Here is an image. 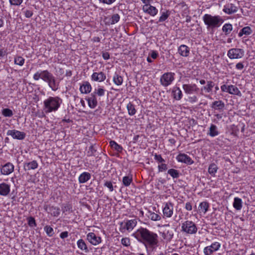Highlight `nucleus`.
Masks as SVG:
<instances>
[{
    "label": "nucleus",
    "instance_id": "1a4fd4ad",
    "mask_svg": "<svg viewBox=\"0 0 255 255\" xmlns=\"http://www.w3.org/2000/svg\"><path fill=\"white\" fill-rule=\"evenodd\" d=\"M163 216L167 218L171 217L173 213V204L171 202H167L165 203L163 208Z\"/></svg>",
    "mask_w": 255,
    "mask_h": 255
},
{
    "label": "nucleus",
    "instance_id": "e2e57ef3",
    "mask_svg": "<svg viewBox=\"0 0 255 255\" xmlns=\"http://www.w3.org/2000/svg\"><path fill=\"white\" fill-rule=\"evenodd\" d=\"M197 101V97L196 96L189 97V101L190 103H195Z\"/></svg>",
    "mask_w": 255,
    "mask_h": 255
},
{
    "label": "nucleus",
    "instance_id": "c85d7f7f",
    "mask_svg": "<svg viewBox=\"0 0 255 255\" xmlns=\"http://www.w3.org/2000/svg\"><path fill=\"white\" fill-rule=\"evenodd\" d=\"M48 207L45 209L47 210ZM48 212L54 217H57L60 214V210L58 207L49 206L48 207Z\"/></svg>",
    "mask_w": 255,
    "mask_h": 255
},
{
    "label": "nucleus",
    "instance_id": "37998d69",
    "mask_svg": "<svg viewBox=\"0 0 255 255\" xmlns=\"http://www.w3.org/2000/svg\"><path fill=\"white\" fill-rule=\"evenodd\" d=\"M110 144L112 148L118 151H121L123 149L122 147L114 140H111L110 142Z\"/></svg>",
    "mask_w": 255,
    "mask_h": 255
},
{
    "label": "nucleus",
    "instance_id": "a18cd8bd",
    "mask_svg": "<svg viewBox=\"0 0 255 255\" xmlns=\"http://www.w3.org/2000/svg\"><path fill=\"white\" fill-rule=\"evenodd\" d=\"M2 114L4 117H10L13 115V113L10 109L6 108L2 110Z\"/></svg>",
    "mask_w": 255,
    "mask_h": 255
},
{
    "label": "nucleus",
    "instance_id": "4be33fe9",
    "mask_svg": "<svg viewBox=\"0 0 255 255\" xmlns=\"http://www.w3.org/2000/svg\"><path fill=\"white\" fill-rule=\"evenodd\" d=\"M10 192V186L6 183L0 184V195L2 196L7 195Z\"/></svg>",
    "mask_w": 255,
    "mask_h": 255
},
{
    "label": "nucleus",
    "instance_id": "bb28decb",
    "mask_svg": "<svg viewBox=\"0 0 255 255\" xmlns=\"http://www.w3.org/2000/svg\"><path fill=\"white\" fill-rule=\"evenodd\" d=\"M178 52L181 56L187 57L189 53V48L185 45H181L178 48Z\"/></svg>",
    "mask_w": 255,
    "mask_h": 255
},
{
    "label": "nucleus",
    "instance_id": "58836bf2",
    "mask_svg": "<svg viewBox=\"0 0 255 255\" xmlns=\"http://www.w3.org/2000/svg\"><path fill=\"white\" fill-rule=\"evenodd\" d=\"M132 181V177L131 176H124L123 178V184L126 187L129 186Z\"/></svg>",
    "mask_w": 255,
    "mask_h": 255
},
{
    "label": "nucleus",
    "instance_id": "9b49d317",
    "mask_svg": "<svg viewBox=\"0 0 255 255\" xmlns=\"http://www.w3.org/2000/svg\"><path fill=\"white\" fill-rule=\"evenodd\" d=\"M220 246L219 243L215 242L211 246L205 247L204 249V253L205 255H211L214 252L218 251Z\"/></svg>",
    "mask_w": 255,
    "mask_h": 255
},
{
    "label": "nucleus",
    "instance_id": "49530a36",
    "mask_svg": "<svg viewBox=\"0 0 255 255\" xmlns=\"http://www.w3.org/2000/svg\"><path fill=\"white\" fill-rule=\"evenodd\" d=\"M96 149L95 148L93 145H91L89 148L87 152V155L89 156H95V152H96Z\"/></svg>",
    "mask_w": 255,
    "mask_h": 255
},
{
    "label": "nucleus",
    "instance_id": "f8f14e48",
    "mask_svg": "<svg viewBox=\"0 0 255 255\" xmlns=\"http://www.w3.org/2000/svg\"><path fill=\"white\" fill-rule=\"evenodd\" d=\"M87 239L93 245L96 246L102 242L100 237L97 236L94 233H89L87 235Z\"/></svg>",
    "mask_w": 255,
    "mask_h": 255
},
{
    "label": "nucleus",
    "instance_id": "7ed1b4c3",
    "mask_svg": "<svg viewBox=\"0 0 255 255\" xmlns=\"http://www.w3.org/2000/svg\"><path fill=\"white\" fill-rule=\"evenodd\" d=\"M203 20L208 29L218 27L224 21L220 15L213 16L209 14H205L203 17Z\"/></svg>",
    "mask_w": 255,
    "mask_h": 255
},
{
    "label": "nucleus",
    "instance_id": "5fc2aeb1",
    "mask_svg": "<svg viewBox=\"0 0 255 255\" xmlns=\"http://www.w3.org/2000/svg\"><path fill=\"white\" fill-rule=\"evenodd\" d=\"M104 186L108 188L111 192H112L114 190V187L112 182L110 181H106L104 183Z\"/></svg>",
    "mask_w": 255,
    "mask_h": 255
},
{
    "label": "nucleus",
    "instance_id": "79ce46f5",
    "mask_svg": "<svg viewBox=\"0 0 255 255\" xmlns=\"http://www.w3.org/2000/svg\"><path fill=\"white\" fill-rule=\"evenodd\" d=\"M168 173L173 178H177L179 177V172L174 169H170L168 170Z\"/></svg>",
    "mask_w": 255,
    "mask_h": 255
},
{
    "label": "nucleus",
    "instance_id": "bf43d9fd",
    "mask_svg": "<svg viewBox=\"0 0 255 255\" xmlns=\"http://www.w3.org/2000/svg\"><path fill=\"white\" fill-rule=\"evenodd\" d=\"M154 159L155 160L160 163L165 162L164 159L161 157V155L160 154H155L154 155Z\"/></svg>",
    "mask_w": 255,
    "mask_h": 255
},
{
    "label": "nucleus",
    "instance_id": "423d86ee",
    "mask_svg": "<svg viewBox=\"0 0 255 255\" xmlns=\"http://www.w3.org/2000/svg\"><path fill=\"white\" fill-rule=\"evenodd\" d=\"M174 75L175 74L172 72H167L163 74L160 80L161 84L164 87L170 85L174 80Z\"/></svg>",
    "mask_w": 255,
    "mask_h": 255
},
{
    "label": "nucleus",
    "instance_id": "f704fd0d",
    "mask_svg": "<svg viewBox=\"0 0 255 255\" xmlns=\"http://www.w3.org/2000/svg\"><path fill=\"white\" fill-rule=\"evenodd\" d=\"M232 30L233 26L230 23H226L222 27V30L226 35L229 34Z\"/></svg>",
    "mask_w": 255,
    "mask_h": 255
},
{
    "label": "nucleus",
    "instance_id": "aec40b11",
    "mask_svg": "<svg viewBox=\"0 0 255 255\" xmlns=\"http://www.w3.org/2000/svg\"><path fill=\"white\" fill-rule=\"evenodd\" d=\"M237 7L232 3H228L224 6L223 11L225 13L231 14L237 12Z\"/></svg>",
    "mask_w": 255,
    "mask_h": 255
},
{
    "label": "nucleus",
    "instance_id": "680f3d73",
    "mask_svg": "<svg viewBox=\"0 0 255 255\" xmlns=\"http://www.w3.org/2000/svg\"><path fill=\"white\" fill-rule=\"evenodd\" d=\"M185 209L187 211H191L192 209V206L190 202H187L185 205Z\"/></svg>",
    "mask_w": 255,
    "mask_h": 255
},
{
    "label": "nucleus",
    "instance_id": "20e7f679",
    "mask_svg": "<svg viewBox=\"0 0 255 255\" xmlns=\"http://www.w3.org/2000/svg\"><path fill=\"white\" fill-rule=\"evenodd\" d=\"M182 231L188 234H195L197 232L196 224L191 221L187 220L182 224Z\"/></svg>",
    "mask_w": 255,
    "mask_h": 255
},
{
    "label": "nucleus",
    "instance_id": "de8ad7c7",
    "mask_svg": "<svg viewBox=\"0 0 255 255\" xmlns=\"http://www.w3.org/2000/svg\"><path fill=\"white\" fill-rule=\"evenodd\" d=\"M44 231L46 232L47 235L49 237H52L53 234V228L50 226H46L44 228Z\"/></svg>",
    "mask_w": 255,
    "mask_h": 255
},
{
    "label": "nucleus",
    "instance_id": "5701e85b",
    "mask_svg": "<svg viewBox=\"0 0 255 255\" xmlns=\"http://www.w3.org/2000/svg\"><path fill=\"white\" fill-rule=\"evenodd\" d=\"M173 98L176 100H180L182 97V93L179 87L173 88L172 91Z\"/></svg>",
    "mask_w": 255,
    "mask_h": 255
},
{
    "label": "nucleus",
    "instance_id": "4c0bfd02",
    "mask_svg": "<svg viewBox=\"0 0 255 255\" xmlns=\"http://www.w3.org/2000/svg\"><path fill=\"white\" fill-rule=\"evenodd\" d=\"M209 204L207 202H201L199 206V211H201L204 213H206L208 210L209 208Z\"/></svg>",
    "mask_w": 255,
    "mask_h": 255
},
{
    "label": "nucleus",
    "instance_id": "774afa93",
    "mask_svg": "<svg viewBox=\"0 0 255 255\" xmlns=\"http://www.w3.org/2000/svg\"><path fill=\"white\" fill-rule=\"evenodd\" d=\"M68 236V233L67 231L62 232L60 235V237L62 239H65L67 238Z\"/></svg>",
    "mask_w": 255,
    "mask_h": 255
},
{
    "label": "nucleus",
    "instance_id": "8fccbe9b",
    "mask_svg": "<svg viewBox=\"0 0 255 255\" xmlns=\"http://www.w3.org/2000/svg\"><path fill=\"white\" fill-rule=\"evenodd\" d=\"M120 18V16L119 14H114L112 16L111 18V24H114L115 23L118 22Z\"/></svg>",
    "mask_w": 255,
    "mask_h": 255
},
{
    "label": "nucleus",
    "instance_id": "6e6552de",
    "mask_svg": "<svg viewBox=\"0 0 255 255\" xmlns=\"http://www.w3.org/2000/svg\"><path fill=\"white\" fill-rule=\"evenodd\" d=\"M52 75L53 74L48 70H44L41 72H37L35 73L33 75V79L37 81L41 78L46 82Z\"/></svg>",
    "mask_w": 255,
    "mask_h": 255
},
{
    "label": "nucleus",
    "instance_id": "09e8293b",
    "mask_svg": "<svg viewBox=\"0 0 255 255\" xmlns=\"http://www.w3.org/2000/svg\"><path fill=\"white\" fill-rule=\"evenodd\" d=\"M72 205L69 204H66L62 207V210L63 213L70 212L72 211Z\"/></svg>",
    "mask_w": 255,
    "mask_h": 255
},
{
    "label": "nucleus",
    "instance_id": "473e14b6",
    "mask_svg": "<svg viewBox=\"0 0 255 255\" xmlns=\"http://www.w3.org/2000/svg\"><path fill=\"white\" fill-rule=\"evenodd\" d=\"M228 93L230 94L239 95L241 92L239 89L232 85H229L228 88Z\"/></svg>",
    "mask_w": 255,
    "mask_h": 255
},
{
    "label": "nucleus",
    "instance_id": "ea45409f",
    "mask_svg": "<svg viewBox=\"0 0 255 255\" xmlns=\"http://www.w3.org/2000/svg\"><path fill=\"white\" fill-rule=\"evenodd\" d=\"M127 108L129 115L133 116L136 113L134 106L130 102L127 105Z\"/></svg>",
    "mask_w": 255,
    "mask_h": 255
},
{
    "label": "nucleus",
    "instance_id": "69168bd1",
    "mask_svg": "<svg viewBox=\"0 0 255 255\" xmlns=\"http://www.w3.org/2000/svg\"><path fill=\"white\" fill-rule=\"evenodd\" d=\"M102 57L105 60H108L110 58V54L108 52H103Z\"/></svg>",
    "mask_w": 255,
    "mask_h": 255
},
{
    "label": "nucleus",
    "instance_id": "864d4df0",
    "mask_svg": "<svg viewBox=\"0 0 255 255\" xmlns=\"http://www.w3.org/2000/svg\"><path fill=\"white\" fill-rule=\"evenodd\" d=\"M122 244L125 247L130 246V239L128 238H124L121 240Z\"/></svg>",
    "mask_w": 255,
    "mask_h": 255
},
{
    "label": "nucleus",
    "instance_id": "4d7b16f0",
    "mask_svg": "<svg viewBox=\"0 0 255 255\" xmlns=\"http://www.w3.org/2000/svg\"><path fill=\"white\" fill-rule=\"evenodd\" d=\"M23 1V0H9L11 5H19Z\"/></svg>",
    "mask_w": 255,
    "mask_h": 255
},
{
    "label": "nucleus",
    "instance_id": "c756f323",
    "mask_svg": "<svg viewBox=\"0 0 255 255\" xmlns=\"http://www.w3.org/2000/svg\"><path fill=\"white\" fill-rule=\"evenodd\" d=\"M215 86L214 83L212 81H208L207 82V85L203 87L201 90H204L207 93H210L212 91V88Z\"/></svg>",
    "mask_w": 255,
    "mask_h": 255
},
{
    "label": "nucleus",
    "instance_id": "c9c22d12",
    "mask_svg": "<svg viewBox=\"0 0 255 255\" xmlns=\"http://www.w3.org/2000/svg\"><path fill=\"white\" fill-rule=\"evenodd\" d=\"M218 168L217 165L214 163H211L208 168V172L212 175L215 176V173L217 172Z\"/></svg>",
    "mask_w": 255,
    "mask_h": 255
},
{
    "label": "nucleus",
    "instance_id": "6ab92c4d",
    "mask_svg": "<svg viewBox=\"0 0 255 255\" xmlns=\"http://www.w3.org/2000/svg\"><path fill=\"white\" fill-rule=\"evenodd\" d=\"M143 10L152 16L156 15L158 12L155 7L149 4H145L143 6Z\"/></svg>",
    "mask_w": 255,
    "mask_h": 255
},
{
    "label": "nucleus",
    "instance_id": "b1692460",
    "mask_svg": "<svg viewBox=\"0 0 255 255\" xmlns=\"http://www.w3.org/2000/svg\"><path fill=\"white\" fill-rule=\"evenodd\" d=\"M92 89V87L88 82H84L82 86H80V90L82 93H89Z\"/></svg>",
    "mask_w": 255,
    "mask_h": 255
},
{
    "label": "nucleus",
    "instance_id": "2eb2a0df",
    "mask_svg": "<svg viewBox=\"0 0 255 255\" xmlns=\"http://www.w3.org/2000/svg\"><path fill=\"white\" fill-rule=\"evenodd\" d=\"M183 89L185 93L187 94H191L194 92H197L198 88L196 84H184L183 85Z\"/></svg>",
    "mask_w": 255,
    "mask_h": 255
},
{
    "label": "nucleus",
    "instance_id": "7c9ffc66",
    "mask_svg": "<svg viewBox=\"0 0 255 255\" xmlns=\"http://www.w3.org/2000/svg\"><path fill=\"white\" fill-rule=\"evenodd\" d=\"M233 207L237 210H240L242 208V200L238 197H235L233 203Z\"/></svg>",
    "mask_w": 255,
    "mask_h": 255
},
{
    "label": "nucleus",
    "instance_id": "052dcab7",
    "mask_svg": "<svg viewBox=\"0 0 255 255\" xmlns=\"http://www.w3.org/2000/svg\"><path fill=\"white\" fill-rule=\"evenodd\" d=\"M24 14L26 17L30 18L33 15V12L31 10H26L24 11Z\"/></svg>",
    "mask_w": 255,
    "mask_h": 255
},
{
    "label": "nucleus",
    "instance_id": "338daca9",
    "mask_svg": "<svg viewBox=\"0 0 255 255\" xmlns=\"http://www.w3.org/2000/svg\"><path fill=\"white\" fill-rule=\"evenodd\" d=\"M150 55L152 58L155 59L157 57L158 53L155 51H152Z\"/></svg>",
    "mask_w": 255,
    "mask_h": 255
},
{
    "label": "nucleus",
    "instance_id": "0eeeda50",
    "mask_svg": "<svg viewBox=\"0 0 255 255\" xmlns=\"http://www.w3.org/2000/svg\"><path fill=\"white\" fill-rule=\"evenodd\" d=\"M228 56L230 59H239L244 55V51L240 48H232L228 51Z\"/></svg>",
    "mask_w": 255,
    "mask_h": 255
},
{
    "label": "nucleus",
    "instance_id": "ddd939ff",
    "mask_svg": "<svg viewBox=\"0 0 255 255\" xmlns=\"http://www.w3.org/2000/svg\"><path fill=\"white\" fill-rule=\"evenodd\" d=\"M176 159L178 162H183L188 165H191L194 162L193 160L185 153H180L177 155Z\"/></svg>",
    "mask_w": 255,
    "mask_h": 255
},
{
    "label": "nucleus",
    "instance_id": "0e129e2a",
    "mask_svg": "<svg viewBox=\"0 0 255 255\" xmlns=\"http://www.w3.org/2000/svg\"><path fill=\"white\" fill-rule=\"evenodd\" d=\"M244 67L243 64L241 62L238 63L236 65V68L238 70H242Z\"/></svg>",
    "mask_w": 255,
    "mask_h": 255
},
{
    "label": "nucleus",
    "instance_id": "cd10ccee",
    "mask_svg": "<svg viewBox=\"0 0 255 255\" xmlns=\"http://www.w3.org/2000/svg\"><path fill=\"white\" fill-rule=\"evenodd\" d=\"M78 247L85 253H88L89 250L86 244L85 241L82 239H80L77 241Z\"/></svg>",
    "mask_w": 255,
    "mask_h": 255
},
{
    "label": "nucleus",
    "instance_id": "13d9d810",
    "mask_svg": "<svg viewBox=\"0 0 255 255\" xmlns=\"http://www.w3.org/2000/svg\"><path fill=\"white\" fill-rule=\"evenodd\" d=\"M159 172H162L165 171L167 169V166L166 164L162 163L158 166Z\"/></svg>",
    "mask_w": 255,
    "mask_h": 255
},
{
    "label": "nucleus",
    "instance_id": "f257e3e1",
    "mask_svg": "<svg viewBox=\"0 0 255 255\" xmlns=\"http://www.w3.org/2000/svg\"><path fill=\"white\" fill-rule=\"evenodd\" d=\"M134 237L139 242L143 243L146 249L153 250L157 245L158 236L146 228H140L134 233Z\"/></svg>",
    "mask_w": 255,
    "mask_h": 255
},
{
    "label": "nucleus",
    "instance_id": "6e6d98bb",
    "mask_svg": "<svg viewBox=\"0 0 255 255\" xmlns=\"http://www.w3.org/2000/svg\"><path fill=\"white\" fill-rule=\"evenodd\" d=\"M105 90L103 88H99L97 91H95L93 93L95 94H97L99 96H102L105 94Z\"/></svg>",
    "mask_w": 255,
    "mask_h": 255
},
{
    "label": "nucleus",
    "instance_id": "72a5a7b5",
    "mask_svg": "<svg viewBox=\"0 0 255 255\" xmlns=\"http://www.w3.org/2000/svg\"><path fill=\"white\" fill-rule=\"evenodd\" d=\"M252 33V30L249 26H246L243 28L239 33L240 37L242 36L244 34L249 35Z\"/></svg>",
    "mask_w": 255,
    "mask_h": 255
},
{
    "label": "nucleus",
    "instance_id": "e433bc0d",
    "mask_svg": "<svg viewBox=\"0 0 255 255\" xmlns=\"http://www.w3.org/2000/svg\"><path fill=\"white\" fill-rule=\"evenodd\" d=\"M209 135L211 136L214 137L219 134V131L217 130L216 126L212 124L210 126L209 129Z\"/></svg>",
    "mask_w": 255,
    "mask_h": 255
},
{
    "label": "nucleus",
    "instance_id": "f3484780",
    "mask_svg": "<svg viewBox=\"0 0 255 255\" xmlns=\"http://www.w3.org/2000/svg\"><path fill=\"white\" fill-rule=\"evenodd\" d=\"M106 78V74L103 72H94L91 76V79L94 81L103 82Z\"/></svg>",
    "mask_w": 255,
    "mask_h": 255
},
{
    "label": "nucleus",
    "instance_id": "a878e982",
    "mask_svg": "<svg viewBox=\"0 0 255 255\" xmlns=\"http://www.w3.org/2000/svg\"><path fill=\"white\" fill-rule=\"evenodd\" d=\"M91 177V175L90 173L84 172L79 176V182L80 183H84L90 180Z\"/></svg>",
    "mask_w": 255,
    "mask_h": 255
},
{
    "label": "nucleus",
    "instance_id": "3c124183",
    "mask_svg": "<svg viewBox=\"0 0 255 255\" xmlns=\"http://www.w3.org/2000/svg\"><path fill=\"white\" fill-rule=\"evenodd\" d=\"M28 224L30 227H36V224L35 220L34 218L32 217H28Z\"/></svg>",
    "mask_w": 255,
    "mask_h": 255
},
{
    "label": "nucleus",
    "instance_id": "c03bdc74",
    "mask_svg": "<svg viewBox=\"0 0 255 255\" xmlns=\"http://www.w3.org/2000/svg\"><path fill=\"white\" fill-rule=\"evenodd\" d=\"M24 61V59L21 56H17L14 58V63L19 66H22Z\"/></svg>",
    "mask_w": 255,
    "mask_h": 255
},
{
    "label": "nucleus",
    "instance_id": "9d476101",
    "mask_svg": "<svg viewBox=\"0 0 255 255\" xmlns=\"http://www.w3.org/2000/svg\"><path fill=\"white\" fill-rule=\"evenodd\" d=\"M7 135L11 136L14 139L19 140H22L25 137V133L24 132L20 131L19 130H8L6 133Z\"/></svg>",
    "mask_w": 255,
    "mask_h": 255
},
{
    "label": "nucleus",
    "instance_id": "dca6fc26",
    "mask_svg": "<svg viewBox=\"0 0 255 255\" xmlns=\"http://www.w3.org/2000/svg\"><path fill=\"white\" fill-rule=\"evenodd\" d=\"M225 105L224 103L221 100L215 101L213 102L211 107L214 110H217L219 112H223L225 109Z\"/></svg>",
    "mask_w": 255,
    "mask_h": 255
},
{
    "label": "nucleus",
    "instance_id": "2f4dec72",
    "mask_svg": "<svg viewBox=\"0 0 255 255\" xmlns=\"http://www.w3.org/2000/svg\"><path fill=\"white\" fill-rule=\"evenodd\" d=\"M113 82L117 86H120L123 84V78L121 75L116 73L113 77Z\"/></svg>",
    "mask_w": 255,
    "mask_h": 255
},
{
    "label": "nucleus",
    "instance_id": "f03ea898",
    "mask_svg": "<svg viewBox=\"0 0 255 255\" xmlns=\"http://www.w3.org/2000/svg\"><path fill=\"white\" fill-rule=\"evenodd\" d=\"M62 102L59 97H49L43 102V109L46 113L55 112L58 110Z\"/></svg>",
    "mask_w": 255,
    "mask_h": 255
},
{
    "label": "nucleus",
    "instance_id": "a19ab883",
    "mask_svg": "<svg viewBox=\"0 0 255 255\" xmlns=\"http://www.w3.org/2000/svg\"><path fill=\"white\" fill-rule=\"evenodd\" d=\"M149 218L152 221H157L161 219V217L157 214L154 212H149Z\"/></svg>",
    "mask_w": 255,
    "mask_h": 255
},
{
    "label": "nucleus",
    "instance_id": "412c9836",
    "mask_svg": "<svg viewBox=\"0 0 255 255\" xmlns=\"http://www.w3.org/2000/svg\"><path fill=\"white\" fill-rule=\"evenodd\" d=\"M38 164L36 160L24 163L23 168L26 170H34L38 167Z\"/></svg>",
    "mask_w": 255,
    "mask_h": 255
},
{
    "label": "nucleus",
    "instance_id": "393cba45",
    "mask_svg": "<svg viewBox=\"0 0 255 255\" xmlns=\"http://www.w3.org/2000/svg\"><path fill=\"white\" fill-rule=\"evenodd\" d=\"M89 106L92 108H95L97 105V101L96 98V96L94 93L91 95V97L87 99Z\"/></svg>",
    "mask_w": 255,
    "mask_h": 255
},
{
    "label": "nucleus",
    "instance_id": "603ef678",
    "mask_svg": "<svg viewBox=\"0 0 255 255\" xmlns=\"http://www.w3.org/2000/svg\"><path fill=\"white\" fill-rule=\"evenodd\" d=\"M169 15V13H168V11H167L166 12H163L159 18V21H164L168 17Z\"/></svg>",
    "mask_w": 255,
    "mask_h": 255
},
{
    "label": "nucleus",
    "instance_id": "a211bd4d",
    "mask_svg": "<svg viewBox=\"0 0 255 255\" xmlns=\"http://www.w3.org/2000/svg\"><path fill=\"white\" fill-rule=\"evenodd\" d=\"M13 165L8 162L2 166L1 169V173L3 175H8L13 171Z\"/></svg>",
    "mask_w": 255,
    "mask_h": 255
},
{
    "label": "nucleus",
    "instance_id": "4468645a",
    "mask_svg": "<svg viewBox=\"0 0 255 255\" xmlns=\"http://www.w3.org/2000/svg\"><path fill=\"white\" fill-rule=\"evenodd\" d=\"M46 82L52 90L56 91L59 89V82L57 81L55 77L53 75H52Z\"/></svg>",
    "mask_w": 255,
    "mask_h": 255
},
{
    "label": "nucleus",
    "instance_id": "39448f33",
    "mask_svg": "<svg viewBox=\"0 0 255 255\" xmlns=\"http://www.w3.org/2000/svg\"><path fill=\"white\" fill-rule=\"evenodd\" d=\"M137 224V221L135 219L128 220L125 222H121L120 230L124 233L126 230L130 232L132 231Z\"/></svg>",
    "mask_w": 255,
    "mask_h": 255
}]
</instances>
